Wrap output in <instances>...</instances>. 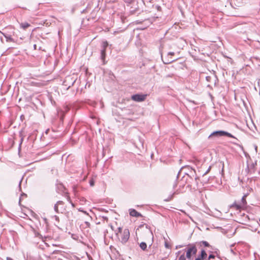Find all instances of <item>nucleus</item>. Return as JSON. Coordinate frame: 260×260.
I'll return each instance as SVG.
<instances>
[{"label":"nucleus","instance_id":"obj_1","mask_svg":"<svg viewBox=\"0 0 260 260\" xmlns=\"http://www.w3.org/2000/svg\"><path fill=\"white\" fill-rule=\"evenodd\" d=\"M115 234L117 236L119 241L123 244L126 243L129 238V232L128 229H123L119 227L116 230L114 231Z\"/></svg>","mask_w":260,"mask_h":260},{"label":"nucleus","instance_id":"obj_2","mask_svg":"<svg viewBox=\"0 0 260 260\" xmlns=\"http://www.w3.org/2000/svg\"><path fill=\"white\" fill-rule=\"evenodd\" d=\"M248 194V192L245 193L241 199V202L239 203H235L232 205V207L235 208L236 210H240L241 209L245 207L247 204L246 198L247 197Z\"/></svg>","mask_w":260,"mask_h":260},{"label":"nucleus","instance_id":"obj_3","mask_svg":"<svg viewBox=\"0 0 260 260\" xmlns=\"http://www.w3.org/2000/svg\"><path fill=\"white\" fill-rule=\"evenodd\" d=\"M227 136L228 137L230 138H235L231 134L223 131H215L213 132L209 136V138H211L213 136H216V137H221V136Z\"/></svg>","mask_w":260,"mask_h":260},{"label":"nucleus","instance_id":"obj_4","mask_svg":"<svg viewBox=\"0 0 260 260\" xmlns=\"http://www.w3.org/2000/svg\"><path fill=\"white\" fill-rule=\"evenodd\" d=\"M76 79L72 76H68L66 77V79L63 82V84L66 86H68V88L73 86L76 81Z\"/></svg>","mask_w":260,"mask_h":260},{"label":"nucleus","instance_id":"obj_5","mask_svg":"<svg viewBox=\"0 0 260 260\" xmlns=\"http://www.w3.org/2000/svg\"><path fill=\"white\" fill-rule=\"evenodd\" d=\"M197 252V248L195 245H192L189 246L186 251V257L190 259L191 254H196Z\"/></svg>","mask_w":260,"mask_h":260},{"label":"nucleus","instance_id":"obj_6","mask_svg":"<svg viewBox=\"0 0 260 260\" xmlns=\"http://www.w3.org/2000/svg\"><path fill=\"white\" fill-rule=\"evenodd\" d=\"M127 7H129V11L132 14H133L136 13L139 10L138 3L136 1H135L134 2H133L131 4L127 5Z\"/></svg>","mask_w":260,"mask_h":260},{"label":"nucleus","instance_id":"obj_7","mask_svg":"<svg viewBox=\"0 0 260 260\" xmlns=\"http://www.w3.org/2000/svg\"><path fill=\"white\" fill-rule=\"evenodd\" d=\"M146 94H136L132 96V99L136 102H141L144 101L146 98Z\"/></svg>","mask_w":260,"mask_h":260},{"label":"nucleus","instance_id":"obj_8","mask_svg":"<svg viewBox=\"0 0 260 260\" xmlns=\"http://www.w3.org/2000/svg\"><path fill=\"white\" fill-rule=\"evenodd\" d=\"M129 214L132 216L134 217H141L142 215L141 213L138 212L135 209H129Z\"/></svg>","mask_w":260,"mask_h":260},{"label":"nucleus","instance_id":"obj_9","mask_svg":"<svg viewBox=\"0 0 260 260\" xmlns=\"http://www.w3.org/2000/svg\"><path fill=\"white\" fill-rule=\"evenodd\" d=\"M63 205V202L59 201H58L56 203V204L54 205V209L56 213L59 212V210L58 209V206L59 205Z\"/></svg>","mask_w":260,"mask_h":260},{"label":"nucleus","instance_id":"obj_10","mask_svg":"<svg viewBox=\"0 0 260 260\" xmlns=\"http://www.w3.org/2000/svg\"><path fill=\"white\" fill-rule=\"evenodd\" d=\"M20 26L21 28H22L24 29H26L27 27H28L30 26V24L27 22H22L20 23Z\"/></svg>","mask_w":260,"mask_h":260},{"label":"nucleus","instance_id":"obj_11","mask_svg":"<svg viewBox=\"0 0 260 260\" xmlns=\"http://www.w3.org/2000/svg\"><path fill=\"white\" fill-rule=\"evenodd\" d=\"M4 35L5 36V37L6 38V41L7 42H14L13 39L10 36L6 35Z\"/></svg>","mask_w":260,"mask_h":260},{"label":"nucleus","instance_id":"obj_12","mask_svg":"<svg viewBox=\"0 0 260 260\" xmlns=\"http://www.w3.org/2000/svg\"><path fill=\"white\" fill-rule=\"evenodd\" d=\"M140 247L142 250H145L147 248V244L145 242H141L140 244Z\"/></svg>","mask_w":260,"mask_h":260},{"label":"nucleus","instance_id":"obj_13","mask_svg":"<svg viewBox=\"0 0 260 260\" xmlns=\"http://www.w3.org/2000/svg\"><path fill=\"white\" fill-rule=\"evenodd\" d=\"M207 256V254L204 250L201 251V259H204Z\"/></svg>","mask_w":260,"mask_h":260},{"label":"nucleus","instance_id":"obj_14","mask_svg":"<svg viewBox=\"0 0 260 260\" xmlns=\"http://www.w3.org/2000/svg\"><path fill=\"white\" fill-rule=\"evenodd\" d=\"M101 57H102V59H104L105 58V55H106V50H105V49H102V50H101Z\"/></svg>","mask_w":260,"mask_h":260},{"label":"nucleus","instance_id":"obj_15","mask_svg":"<svg viewBox=\"0 0 260 260\" xmlns=\"http://www.w3.org/2000/svg\"><path fill=\"white\" fill-rule=\"evenodd\" d=\"M107 46H108L107 42L105 41V42H103L102 43L103 49L106 50V48L107 47Z\"/></svg>","mask_w":260,"mask_h":260},{"label":"nucleus","instance_id":"obj_16","mask_svg":"<svg viewBox=\"0 0 260 260\" xmlns=\"http://www.w3.org/2000/svg\"><path fill=\"white\" fill-rule=\"evenodd\" d=\"M124 2L127 4V5L131 4L133 2H134L135 0H123Z\"/></svg>","mask_w":260,"mask_h":260},{"label":"nucleus","instance_id":"obj_17","mask_svg":"<svg viewBox=\"0 0 260 260\" xmlns=\"http://www.w3.org/2000/svg\"><path fill=\"white\" fill-rule=\"evenodd\" d=\"M202 242L205 246H206V247L210 246L209 244L207 241H203Z\"/></svg>","mask_w":260,"mask_h":260},{"label":"nucleus","instance_id":"obj_18","mask_svg":"<svg viewBox=\"0 0 260 260\" xmlns=\"http://www.w3.org/2000/svg\"><path fill=\"white\" fill-rule=\"evenodd\" d=\"M185 259H186V257H185L184 254L181 255L179 258V260H185Z\"/></svg>","mask_w":260,"mask_h":260},{"label":"nucleus","instance_id":"obj_19","mask_svg":"<svg viewBox=\"0 0 260 260\" xmlns=\"http://www.w3.org/2000/svg\"><path fill=\"white\" fill-rule=\"evenodd\" d=\"M211 166H210V167L208 168V169H207V171L204 173V174H203V176H204V175H205L207 174L210 172V170H211Z\"/></svg>","mask_w":260,"mask_h":260},{"label":"nucleus","instance_id":"obj_20","mask_svg":"<svg viewBox=\"0 0 260 260\" xmlns=\"http://www.w3.org/2000/svg\"><path fill=\"white\" fill-rule=\"evenodd\" d=\"M175 59H171L170 60H168V61L167 62H165L164 61V63H165V64H168V63H170L172 62H173V61H174Z\"/></svg>","mask_w":260,"mask_h":260},{"label":"nucleus","instance_id":"obj_21","mask_svg":"<svg viewBox=\"0 0 260 260\" xmlns=\"http://www.w3.org/2000/svg\"><path fill=\"white\" fill-rule=\"evenodd\" d=\"M117 2V0H106V3H110V2L114 3V2Z\"/></svg>","mask_w":260,"mask_h":260},{"label":"nucleus","instance_id":"obj_22","mask_svg":"<svg viewBox=\"0 0 260 260\" xmlns=\"http://www.w3.org/2000/svg\"><path fill=\"white\" fill-rule=\"evenodd\" d=\"M89 183H90V186H93L94 185V181L92 179L90 180Z\"/></svg>","mask_w":260,"mask_h":260},{"label":"nucleus","instance_id":"obj_23","mask_svg":"<svg viewBox=\"0 0 260 260\" xmlns=\"http://www.w3.org/2000/svg\"><path fill=\"white\" fill-rule=\"evenodd\" d=\"M165 247L167 248H170V246H169V244L166 242H165Z\"/></svg>","mask_w":260,"mask_h":260},{"label":"nucleus","instance_id":"obj_24","mask_svg":"<svg viewBox=\"0 0 260 260\" xmlns=\"http://www.w3.org/2000/svg\"><path fill=\"white\" fill-rule=\"evenodd\" d=\"M214 258V255H212V254H210L209 256V258Z\"/></svg>","mask_w":260,"mask_h":260},{"label":"nucleus","instance_id":"obj_25","mask_svg":"<svg viewBox=\"0 0 260 260\" xmlns=\"http://www.w3.org/2000/svg\"><path fill=\"white\" fill-rule=\"evenodd\" d=\"M168 55H173L174 54V52H170L168 53Z\"/></svg>","mask_w":260,"mask_h":260},{"label":"nucleus","instance_id":"obj_26","mask_svg":"<svg viewBox=\"0 0 260 260\" xmlns=\"http://www.w3.org/2000/svg\"><path fill=\"white\" fill-rule=\"evenodd\" d=\"M7 260H13V259L12 258H11V257H7Z\"/></svg>","mask_w":260,"mask_h":260},{"label":"nucleus","instance_id":"obj_27","mask_svg":"<svg viewBox=\"0 0 260 260\" xmlns=\"http://www.w3.org/2000/svg\"><path fill=\"white\" fill-rule=\"evenodd\" d=\"M85 223L86 224V225L89 226V223L88 222H85Z\"/></svg>","mask_w":260,"mask_h":260},{"label":"nucleus","instance_id":"obj_28","mask_svg":"<svg viewBox=\"0 0 260 260\" xmlns=\"http://www.w3.org/2000/svg\"><path fill=\"white\" fill-rule=\"evenodd\" d=\"M195 260H201V258L198 257L195 259Z\"/></svg>","mask_w":260,"mask_h":260},{"label":"nucleus","instance_id":"obj_29","mask_svg":"<svg viewBox=\"0 0 260 260\" xmlns=\"http://www.w3.org/2000/svg\"><path fill=\"white\" fill-rule=\"evenodd\" d=\"M36 47H37V45L36 44H35L34 45V47L35 49H36Z\"/></svg>","mask_w":260,"mask_h":260},{"label":"nucleus","instance_id":"obj_30","mask_svg":"<svg viewBox=\"0 0 260 260\" xmlns=\"http://www.w3.org/2000/svg\"><path fill=\"white\" fill-rule=\"evenodd\" d=\"M78 210L80 212H82L83 211V210H81V209H79Z\"/></svg>","mask_w":260,"mask_h":260},{"label":"nucleus","instance_id":"obj_31","mask_svg":"<svg viewBox=\"0 0 260 260\" xmlns=\"http://www.w3.org/2000/svg\"><path fill=\"white\" fill-rule=\"evenodd\" d=\"M83 213H85V214H87V212H86V211H83Z\"/></svg>","mask_w":260,"mask_h":260},{"label":"nucleus","instance_id":"obj_32","mask_svg":"<svg viewBox=\"0 0 260 260\" xmlns=\"http://www.w3.org/2000/svg\"><path fill=\"white\" fill-rule=\"evenodd\" d=\"M252 191V189L251 188H250L249 191Z\"/></svg>","mask_w":260,"mask_h":260},{"label":"nucleus","instance_id":"obj_33","mask_svg":"<svg viewBox=\"0 0 260 260\" xmlns=\"http://www.w3.org/2000/svg\"><path fill=\"white\" fill-rule=\"evenodd\" d=\"M71 204H72V206L73 207H74V206H74V204L73 203H71Z\"/></svg>","mask_w":260,"mask_h":260},{"label":"nucleus","instance_id":"obj_34","mask_svg":"<svg viewBox=\"0 0 260 260\" xmlns=\"http://www.w3.org/2000/svg\"><path fill=\"white\" fill-rule=\"evenodd\" d=\"M111 229H112V230H113V231H114V229H113V226H112V225H111Z\"/></svg>","mask_w":260,"mask_h":260},{"label":"nucleus","instance_id":"obj_35","mask_svg":"<svg viewBox=\"0 0 260 260\" xmlns=\"http://www.w3.org/2000/svg\"><path fill=\"white\" fill-rule=\"evenodd\" d=\"M178 247H181V246H176V248H177Z\"/></svg>","mask_w":260,"mask_h":260},{"label":"nucleus","instance_id":"obj_36","mask_svg":"<svg viewBox=\"0 0 260 260\" xmlns=\"http://www.w3.org/2000/svg\"><path fill=\"white\" fill-rule=\"evenodd\" d=\"M178 247H181V246H176V248H177Z\"/></svg>","mask_w":260,"mask_h":260},{"label":"nucleus","instance_id":"obj_37","mask_svg":"<svg viewBox=\"0 0 260 260\" xmlns=\"http://www.w3.org/2000/svg\"><path fill=\"white\" fill-rule=\"evenodd\" d=\"M178 247H181V246H176V248H177Z\"/></svg>","mask_w":260,"mask_h":260},{"label":"nucleus","instance_id":"obj_38","mask_svg":"<svg viewBox=\"0 0 260 260\" xmlns=\"http://www.w3.org/2000/svg\"><path fill=\"white\" fill-rule=\"evenodd\" d=\"M180 252V251H178L177 253L178 254H179Z\"/></svg>","mask_w":260,"mask_h":260}]
</instances>
